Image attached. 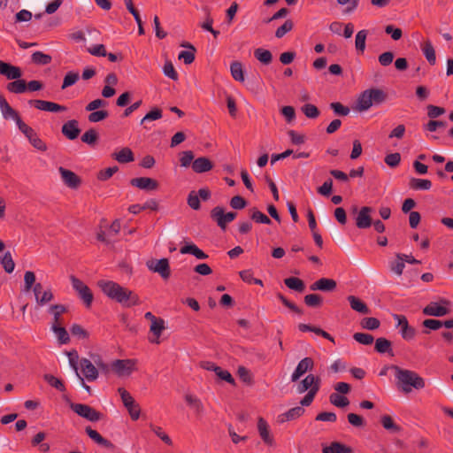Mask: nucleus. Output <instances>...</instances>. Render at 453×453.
Returning a JSON list of instances; mask_svg holds the SVG:
<instances>
[{"label":"nucleus","mask_w":453,"mask_h":453,"mask_svg":"<svg viewBox=\"0 0 453 453\" xmlns=\"http://www.w3.org/2000/svg\"><path fill=\"white\" fill-rule=\"evenodd\" d=\"M368 32L365 29L360 30L356 35L355 47L357 52L364 53Z\"/></svg>","instance_id":"obj_39"},{"label":"nucleus","mask_w":453,"mask_h":453,"mask_svg":"<svg viewBox=\"0 0 453 453\" xmlns=\"http://www.w3.org/2000/svg\"><path fill=\"white\" fill-rule=\"evenodd\" d=\"M386 94L383 90L379 88L366 89L362 92L356 102L355 109L357 111H366L372 104H380L386 100Z\"/></svg>","instance_id":"obj_3"},{"label":"nucleus","mask_w":453,"mask_h":453,"mask_svg":"<svg viewBox=\"0 0 453 453\" xmlns=\"http://www.w3.org/2000/svg\"><path fill=\"white\" fill-rule=\"evenodd\" d=\"M80 79V74L78 72L70 71L68 72L63 80V84L61 86L62 89H65L68 87L74 85Z\"/></svg>","instance_id":"obj_49"},{"label":"nucleus","mask_w":453,"mask_h":453,"mask_svg":"<svg viewBox=\"0 0 453 453\" xmlns=\"http://www.w3.org/2000/svg\"><path fill=\"white\" fill-rule=\"evenodd\" d=\"M62 181L70 188H77L81 184V179L71 170L62 166L58 168Z\"/></svg>","instance_id":"obj_15"},{"label":"nucleus","mask_w":453,"mask_h":453,"mask_svg":"<svg viewBox=\"0 0 453 453\" xmlns=\"http://www.w3.org/2000/svg\"><path fill=\"white\" fill-rule=\"evenodd\" d=\"M302 111L309 119H315L319 116V111L318 108L311 104H306L302 107Z\"/></svg>","instance_id":"obj_57"},{"label":"nucleus","mask_w":453,"mask_h":453,"mask_svg":"<svg viewBox=\"0 0 453 453\" xmlns=\"http://www.w3.org/2000/svg\"><path fill=\"white\" fill-rule=\"evenodd\" d=\"M70 407L76 414L89 421L96 422L101 418V414L87 404L71 403Z\"/></svg>","instance_id":"obj_11"},{"label":"nucleus","mask_w":453,"mask_h":453,"mask_svg":"<svg viewBox=\"0 0 453 453\" xmlns=\"http://www.w3.org/2000/svg\"><path fill=\"white\" fill-rule=\"evenodd\" d=\"M150 431L159 438L167 446H173V442L168 434L163 429V427L157 426L153 423L149 424Z\"/></svg>","instance_id":"obj_34"},{"label":"nucleus","mask_w":453,"mask_h":453,"mask_svg":"<svg viewBox=\"0 0 453 453\" xmlns=\"http://www.w3.org/2000/svg\"><path fill=\"white\" fill-rule=\"evenodd\" d=\"M80 365L86 380L88 381H94L98 378L99 372L90 360L83 358L81 360Z\"/></svg>","instance_id":"obj_17"},{"label":"nucleus","mask_w":453,"mask_h":453,"mask_svg":"<svg viewBox=\"0 0 453 453\" xmlns=\"http://www.w3.org/2000/svg\"><path fill=\"white\" fill-rule=\"evenodd\" d=\"M146 266L150 272L157 273L163 279L170 277L171 272L167 258L148 260Z\"/></svg>","instance_id":"obj_8"},{"label":"nucleus","mask_w":453,"mask_h":453,"mask_svg":"<svg viewBox=\"0 0 453 453\" xmlns=\"http://www.w3.org/2000/svg\"><path fill=\"white\" fill-rule=\"evenodd\" d=\"M88 52L96 57H106L107 51L104 44H94L87 49Z\"/></svg>","instance_id":"obj_56"},{"label":"nucleus","mask_w":453,"mask_h":453,"mask_svg":"<svg viewBox=\"0 0 453 453\" xmlns=\"http://www.w3.org/2000/svg\"><path fill=\"white\" fill-rule=\"evenodd\" d=\"M230 72H231L232 77L235 81H240V82L244 81L243 68H242V65L240 62H238V61L233 62L230 65Z\"/></svg>","instance_id":"obj_40"},{"label":"nucleus","mask_w":453,"mask_h":453,"mask_svg":"<svg viewBox=\"0 0 453 453\" xmlns=\"http://www.w3.org/2000/svg\"><path fill=\"white\" fill-rule=\"evenodd\" d=\"M35 274L32 271H27L24 274V285H23V291L24 292H29L33 291V288L35 284Z\"/></svg>","instance_id":"obj_46"},{"label":"nucleus","mask_w":453,"mask_h":453,"mask_svg":"<svg viewBox=\"0 0 453 453\" xmlns=\"http://www.w3.org/2000/svg\"><path fill=\"white\" fill-rule=\"evenodd\" d=\"M213 165L211 160L205 157L195 159L192 163V169L195 173H202L209 172L212 169Z\"/></svg>","instance_id":"obj_28"},{"label":"nucleus","mask_w":453,"mask_h":453,"mask_svg":"<svg viewBox=\"0 0 453 453\" xmlns=\"http://www.w3.org/2000/svg\"><path fill=\"white\" fill-rule=\"evenodd\" d=\"M390 368L395 372L396 386L401 392L410 394L413 389L420 390L426 387L425 380L416 372L397 365H392Z\"/></svg>","instance_id":"obj_2"},{"label":"nucleus","mask_w":453,"mask_h":453,"mask_svg":"<svg viewBox=\"0 0 453 453\" xmlns=\"http://www.w3.org/2000/svg\"><path fill=\"white\" fill-rule=\"evenodd\" d=\"M314 366V361L311 357H304L299 361L293 373L291 381H297L304 373L311 371Z\"/></svg>","instance_id":"obj_14"},{"label":"nucleus","mask_w":453,"mask_h":453,"mask_svg":"<svg viewBox=\"0 0 453 453\" xmlns=\"http://www.w3.org/2000/svg\"><path fill=\"white\" fill-rule=\"evenodd\" d=\"M51 330L60 344H66L69 342L70 337L65 327L57 324H52Z\"/></svg>","instance_id":"obj_36"},{"label":"nucleus","mask_w":453,"mask_h":453,"mask_svg":"<svg viewBox=\"0 0 453 453\" xmlns=\"http://www.w3.org/2000/svg\"><path fill=\"white\" fill-rule=\"evenodd\" d=\"M108 117V112L106 111L101 110V111H93L88 115V120L92 123L100 122L104 119H105Z\"/></svg>","instance_id":"obj_62"},{"label":"nucleus","mask_w":453,"mask_h":453,"mask_svg":"<svg viewBox=\"0 0 453 453\" xmlns=\"http://www.w3.org/2000/svg\"><path fill=\"white\" fill-rule=\"evenodd\" d=\"M284 283L288 288L298 292H303L305 288L303 281L296 277L287 278L284 280Z\"/></svg>","instance_id":"obj_42"},{"label":"nucleus","mask_w":453,"mask_h":453,"mask_svg":"<svg viewBox=\"0 0 453 453\" xmlns=\"http://www.w3.org/2000/svg\"><path fill=\"white\" fill-rule=\"evenodd\" d=\"M165 329V320L161 318L157 319L156 321H153V323H150V333L151 334V336L149 337L150 342L159 344L160 336Z\"/></svg>","instance_id":"obj_16"},{"label":"nucleus","mask_w":453,"mask_h":453,"mask_svg":"<svg viewBox=\"0 0 453 453\" xmlns=\"http://www.w3.org/2000/svg\"><path fill=\"white\" fill-rule=\"evenodd\" d=\"M194 161V154L191 150L183 151L180 157V166L188 167Z\"/></svg>","instance_id":"obj_63"},{"label":"nucleus","mask_w":453,"mask_h":453,"mask_svg":"<svg viewBox=\"0 0 453 453\" xmlns=\"http://www.w3.org/2000/svg\"><path fill=\"white\" fill-rule=\"evenodd\" d=\"M181 254H190L193 255L197 259H207L208 255L204 253L200 248H198L196 244L190 242L182 246L180 250Z\"/></svg>","instance_id":"obj_29"},{"label":"nucleus","mask_w":453,"mask_h":453,"mask_svg":"<svg viewBox=\"0 0 453 453\" xmlns=\"http://www.w3.org/2000/svg\"><path fill=\"white\" fill-rule=\"evenodd\" d=\"M375 349L379 353H386L391 350V342L386 338H378L375 342Z\"/></svg>","instance_id":"obj_52"},{"label":"nucleus","mask_w":453,"mask_h":453,"mask_svg":"<svg viewBox=\"0 0 453 453\" xmlns=\"http://www.w3.org/2000/svg\"><path fill=\"white\" fill-rule=\"evenodd\" d=\"M35 303L38 306L42 307L54 299V294L50 287L43 289L41 283H37L33 288Z\"/></svg>","instance_id":"obj_10"},{"label":"nucleus","mask_w":453,"mask_h":453,"mask_svg":"<svg viewBox=\"0 0 453 453\" xmlns=\"http://www.w3.org/2000/svg\"><path fill=\"white\" fill-rule=\"evenodd\" d=\"M44 380L49 383L51 387L60 390L65 391V388L63 384V382L58 379L57 377L51 375V374H45L43 376Z\"/></svg>","instance_id":"obj_54"},{"label":"nucleus","mask_w":453,"mask_h":453,"mask_svg":"<svg viewBox=\"0 0 453 453\" xmlns=\"http://www.w3.org/2000/svg\"><path fill=\"white\" fill-rule=\"evenodd\" d=\"M380 422H381L382 426L386 430L390 431L392 433H398L401 430L400 426H397L394 422L393 418L388 415H383L380 418Z\"/></svg>","instance_id":"obj_45"},{"label":"nucleus","mask_w":453,"mask_h":453,"mask_svg":"<svg viewBox=\"0 0 453 453\" xmlns=\"http://www.w3.org/2000/svg\"><path fill=\"white\" fill-rule=\"evenodd\" d=\"M372 209L368 206L362 207L356 218V225L358 228H368L372 225L371 213Z\"/></svg>","instance_id":"obj_18"},{"label":"nucleus","mask_w":453,"mask_h":453,"mask_svg":"<svg viewBox=\"0 0 453 453\" xmlns=\"http://www.w3.org/2000/svg\"><path fill=\"white\" fill-rule=\"evenodd\" d=\"M86 433L88 437L97 444L106 448H111L112 446V444L108 440L104 439L97 431L92 429L91 427H87Z\"/></svg>","instance_id":"obj_37"},{"label":"nucleus","mask_w":453,"mask_h":453,"mask_svg":"<svg viewBox=\"0 0 453 453\" xmlns=\"http://www.w3.org/2000/svg\"><path fill=\"white\" fill-rule=\"evenodd\" d=\"M68 363L70 367L74 371L77 377H80L79 372V355L76 350L67 351Z\"/></svg>","instance_id":"obj_48"},{"label":"nucleus","mask_w":453,"mask_h":453,"mask_svg":"<svg viewBox=\"0 0 453 453\" xmlns=\"http://www.w3.org/2000/svg\"><path fill=\"white\" fill-rule=\"evenodd\" d=\"M136 359H117L111 367L119 377H129L136 370Z\"/></svg>","instance_id":"obj_6"},{"label":"nucleus","mask_w":453,"mask_h":453,"mask_svg":"<svg viewBox=\"0 0 453 453\" xmlns=\"http://www.w3.org/2000/svg\"><path fill=\"white\" fill-rule=\"evenodd\" d=\"M421 50L426 58V59L427 60V62L430 65H435V63H436L435 50H434L432 42L429 39L426 40L422 43Z\"/></svg>","instance_id":"obj_32"},{"label":"nucleus","mask_w":453,"mask_h":453,"mask_svg":"<svg viewBox=\"0 0 453 453\" xmlns=\"http://www.w3.org/2000/svg\"><path fill=\"white\" fill-rule=\"evenodd\" d=\"M184 398L187 404L189 406L190 409L193 410V411L198 418L202 417L204 414V406L201 400L196 395L193 394H186Z\"/></svg>","instance_id":"obj_20"},{"label":"nucleus","mask_w":453,"mask_h":453,"mask_svg":"<svg viewBox=\"0 0 453 453\" xmlns=\"http://www.w3.org/2000/svg\"><path fill=\"white\" fill-rule=\"evenodd\" d=\"M80 132L78 121L75 119L68 120L62 127L63 134L69 140L76 139Z\"/></svg>","instance_id":"obj_25"},{"label":"nucleus","mask_w":453,"mask_h":453,"mask_svg":"<svg viewBox=\"0 0 453 453\" xmlns=\"http://www.w3.org/2000/svg\"><path fill=\"white\" fill-rule=\"evenodd\" d=\"M304 413V409L302 406L291 408L288 411L280 414L277 418L279 423H285L287 421L294 420L301 417Z\"/></svg>","instance_id":"obj_27"},{"label":"nucleus","mask_w":453,"mask_h":453,"mask_svg":"<svg viewBox=\"0 0 453 453\" xmlns=\"http://www.w3.org/2000/svg\"><path fill=\"white\" fill-rule=\"evenodd\" d=\"M48 311L53 316L54 318V323H58L59 318L61 314H63L65 311V307L62 304H54L50 305L48 309Z\"/></svg>","instance_id":"obj_53"},{"label":"nucleus","mask_w":453,"mask_h":453,"mask_svg":"<svg viewBox=\"0 0 453 453\" xmlns=\"http://www.w3.org/2000/svg\"><path fill=\"white\" fill-rule=\"evenodd\" d=\"M353 338L363 345H370L373 342V336L365 333H356L354 334Z\"/></svg>","instance_id":"obj_58"},{"label":"nucleus","mask_w":453,"mask_h":453,"mask_svg":"<svg viewBox=\"0 0 453 453\" xmlns=\"http://www.w3.org/2000/svg\"><path fill=\"white\" fill-rule=\"evenodd\" d=\"M293 22L290 19L286 20L282 26L278 27L275 32V36L277 38H282L287 33L293 29Z\"/></svg>","instance_id":"obj_60"},{"label":"nucleus","mask_w":453,"mask_h":453,"mask_svg":"<svg viewBox=\"0 0 453 453\" xmlns=\"http://www.w3.org/2000/svg\"><path fill=\"white\" fill-rule=\"evenodd\" d=\"M323 453H354L353 449L338 441L332 442L329 446H324Z\"/></svg>","instance_id":"obj_33"},{"label":"nucleus","mask_w":453,"mask_h":453,"mask_svg":"<svg viewBox=\"0 0 453 453\" xmlns=\"http://www.w3.org/2000/svg\"><path fill=\"white\" fill-rule=\"evenodd\" d=\"M0 110L2 112L3 117L5 119H12L15 121V123L20 119L18 112L14 111L6 99L0 95Z\"/></svg>","instance_id":"obj_26"},{"label":"nucleus","mask_w":453,"mask_h":453,"mask_svg":"<svg viewBox=\"0 0 453 453\" xmlns=\"http://www.w3.org/2000/svg\"><path fill=\"white\" fill-rule=\"evenodd\" d=\"M131 184L143 190H155L158 187L157 180L149 177H140L131 180Z\"/></svg>","instance_id":"obj_22"},{"label":"nucleus","mask_w":453,"mask_h":453,"mask_svg":"<svg viewBox=\"0 0 453 453\" xmlns=\"http://www.w3.org/2000/svg\"><path fill=\"white\" fill-rule=\"evenodd\" d=\"M97 286L104 295L125 308L137 306L142 303L139 296L135 292L115 281L101 280L97 282Z\"/></svg>","instance_id":"obj_1"},{"label":"nucleus","mask_w":453,"mask_h":453,"mask_svg":"<svg viewBox=\"0 0 453 453\" xmlns=\"http://www.w3.org/2000/svg\"><path fill=\"white\" fill-rule=\"evenodd\" d=\"M70 281L73 288L76 291L79 297L82 300L86 307H90L93 303V294L89 288L75 276H70Z\"/></svg>","instance_id":"obj_7"},{"label":"nucleus","mask_w":453,"mask_h":453,"mask_svg":"<svg viewBox=\"0 0 453 453\" xmlns=\"http://www.w3.org/2000/svg\"><path fill=\"white\" fill-rule=\"evenodd\" d=\"M255 58L264 65H269L273 60V55L270 50L258 48L254 51Z\"/></svg>","instance_id":"obj_41"},{"label":"nucleus","mask_w":453,"mask_h":453,"mask_svg":"<svg viewBox=\"0 0 453 453\" xmlns=\"http://www.w3.org/2000/svg\"><path fill=\"white\" fill-rule=\"evenodd\" d=\"M33 104L36 109L44 111L57 112L61 111H66V107L53 102L44 100H35Z\"/></svg>","instance_id":"obj_24"},{"label":"nucleus","mask_w":453,"mask_h":453,"mask_svg":"<svg viewBox=\"0 0 453 453\" xmlns=\"http://www.w3.org/2000/svg\"><path fill=\"white\" fill-rule=\"evenodd\" d=\"M32 146L39 151L44 152L47 150L46 143L35 134L29 140Z\"/></svg>","instance_id":"obj_61"},{"label":"nucleus","mask_w":453,"mask_h":453,"mask_svg":"<svg viewBox=\"0 0 453 453\" xmlns=\"http://www.w3.org/2000/svg\"><path fill=\"white\" fill-rule=\"evenodd\" d=\"M257 432L265 444L270 447L275 446V440L271 432L270 426L263 418L257 419Z\"/></svg>","instance_id":"obj_13"},{"label":"nucleus","mask_w":453,"mask_h":453,"mask_svg":"<svg viewBox=\"0 0 453 453\" xmlns=\"http://www.w3.org/2000/svg\"><path fill=\"white\" fill-rule=\"evenodd\" d=\"M394 320L396 322V327L399 328L401 336L406 340L411 341L415 337L416 330L409 326L408 320L405 316L394 314Z\"/></svg>","instance_id":"obj_12"},{"label":"nucleus","mask_w":453,"mask_h":453,"mask_svg":"<svg viewBox=\"0 0 453 453\" xmlns=\"http://www.w3.org/2000/svg\"><path fill=\"white\" fill-rule=\"evenodd\" d=\"M0 74L4 75L9 80L20 78L21 71L18 66L0 61Z\"/></svg>","instance_id":"obj_23"},{"label":"nucleus","mask_w":453,"mask_h":453,"mask_svg":"<svg viewBox=\"0 0 453 453\" xmlns=\"http://www.w3.org/2000/svg\"><path fill=\"white\" fill-rule=\"evenodd\" d=\"M380 325V320L376 318H365L361 320L362 327L368 330H375L379 328Z\"/></svg>","instance_id":"obj_55"},{"label":"nucleus","mask_w":453,"mask_h":453,"mask_svg":"<svg viewBox=\"0 0 453 453\" xmlns=\"http://www.w3.org/2000/svg\"><path fill=\"white\" fill-rule=\"evenodd\" d=\"M211 217L217 222L218 226L222 230H225L226 225L236 218V213L231 211L225 212L222 207L217 206L211 210Z\"/></svg>","instance_id":"obj_9"},{"label":"nucleus","mask_w":453,"mask_h":453,"mask_svg":"<svg viewBox=\"0 0 453 453\" xmlns=\"http://www.w3.org/2000/svg\"><path fill=\"white\" fill-rule=\"evenodd\" d=\"M183 47H188V50H182L179 53L178 58L182 60L186 65L191 64L195 60L196 49L189 43L182 44Z\"/></svg>","instance_id":"obj_38"},{"label":"nucleus","mask_w":453,"mask_h":453,"mask_svg":"<svg viewBox=\"0 0 453 453\" xmlns=\"http://www.w3.org/2000/svg\"><path fill=\"white\" fill-rule=\"evenodd\" d=\"M162 118V111L158 108H154L149 111L141 120V124L148 121L157 120Z\"/></svg>","instance_id":"obj_59"},{"label":"nucleus","mask_w":453,"mask_h":453,"mask_svg":"<svg viewBox=\"0 0 453 453\" xmlns=\"http://www.w3.org/2000/svg\"><path fill=\"white\" fill-rule=\"evenodd\" d=\"M411 187L416 190H429L432 187V182L426 179H411Z\"/></svg>","instance_id":"obj_47"},{"label":"nucleus","mask_w":453,"mask_h":453,"mask_svg":"<svg viewBox=\"0 0 453 453\" xmlns=\"http://www.w3.org/2000/svg\"><path fill=\"white\" fill-rule=\"evenodd\" d=\"M7 89L15 94H21L24 93L27 90V84L25 81L16 79L14 81L10 82L7 85Z\"/></svg>","instance_id":"obj_43"},{"label":"nucleus","mask_w":453,"mask_h":453,"mask_svg":"<svg viewBox=\"0 0 453 453\" xmlns=\"http://www.w3.org/2000/svg\"><path fill=\"white\" fill-rule=\"evenodd\" d=\"M348 301L352 310L362 314H368L370 312L367 305L355 296H349Z\"/></svg>","instance_id":"obj_35"},{"label":"nucleus","mask_w":453,"mask_h":453,"mask_svg":"<svg viewBox=\"0 0 453 453\" xmlns=\"http://www.w3.org/2000/svg\"><path fill=\"white\" fill-rule=\"evenodd\" d=\"M330 403L339 408H344L349 404V399L338 393H333L329 396Z\"/></svg>","instance_id":"obj_44"},{"label":"nucleus","mask_w":453,"mask_h":453,"mask_svg":"<svg viewBox=\"0 0 453 453\" xmlns=\"http://www.w3.org/2000/svg\"><path fill=\"white\" fill-rule=\"evenodd\" d=\"M118 393L121 398L123 405L128 411V414L132 420L139 419L141 416V407L138 403L134 400V398L131 395V394L126 390L124 388H119L118 389Z\"/></svg>","instance_id":"obj_5"},{"label":"nucleus","mask_w":453,"mask_h":453,"mask_svg":"<svg viewBox=\"0 0 453 453\" xmlns=\"http://www.w3.org/2000/svg\"><path fill=\"white\" fill-rule=\"evenodd\" d=\"M1 265H3L4 271L8 273H12L14 271L15 263L10 251L5 252L3 256L1 259Z\"/></svg>","instance_id":"obj_51"},{"label":"nucleus","mask_w":453,"mask_h":453,"mask_svg":"<svg viewBox=\"0 0 453 453\" xmlns=\"http://www.w3.org/2000/svg\"><path fill=\"white\" fill-rule=\"evenodd\" d=\"M32 61L36 65H48L51 62V57L42 51H35L31 56Z\"/></svg>","instance_id":"obj_50"},{"label":"nucleus","mask_w":453,"mask_h":453,"mask_svg":"<svg viewBox=\"0 0 453 453\" xmlns=\"http://www.w3.org/2000/svg\"><path fill=\"white\" fill-rule=\"evenodd\" d=\"M318 387V391L319 390L320 380L319 377L313 374H308L297 386V393L303 394L306 391L311 390V388H314Z\"/></svg>","instance_id":"obj_19"},{"label":"nucleus","mask_w":453,"mask_h":453,"mask_svg":"<svg viewBox=\"0 0 453 453\" xmlns=\"http://www.w3.org/2000/svg\"><path fill=\"white\" fill-rule=\"evenodd\" d=\"M312 291H334L336 288V281L333 279L321 278L312 283L310 287Z\"/></svg>","instance_id":"obj_21"},{"label":"nucleus","mask_w":453,"mask_h":453,"mask_svg":"<svg viewBox=\"0 0 453 453\" xmlns=\"http://www.w3.org/2000/svg\"><path fill=\"white\" fill-rule=\"evenodd\" d=\"M163 73L166 77H168L173 81L178 80V73L175 71L173 64L169 61L165 63V65L163 66Z\"/></svg>","instance_id":"obj_64"},{"label":"nucleus","mask_w":453,"mask_h":453,"mask_svg":"<svg viewBox=\"0 0 453 453\" xmlns=\"http://www.w3.org/2000/svg\"><path fill=\"white\" fill-rule=\"evenodd\" d=\"M111 157L120 164L130 163L134 160L133 151L127 147L114 152Z\"/></svg>","instance_id":"obj_31"},{"label":"nucleus","mask_w":453,"mask_h":453,"mask_svg":"<svg viewBox=\"0 0 453 453\" xmlns=\"http://www.w3.org/2000/svg\"><path fill=\"white\" fill-rule=\"evenodd\" d=\"M403 259L405 258L401 255V253H397L395 258L389 261L390 271L398 277L402 276L405 268V262Z\"/></svg>","instance_id":"obj_30"},{"label":"nucleus","mask_w":453,"mask_h":453,"mask_svg":"<svg viewBox=\"0 0 453 453\" xmlns=\"http://www.w3.org/2000/svg\"><path fill=\"white\" fill-rule=\"evenodd\" d=\"M451 303L444 298L430 302L424 309L423 314L431 317H443L450 312Z\"/></svg>","instance_id":"obj_4"}]
</instances>
